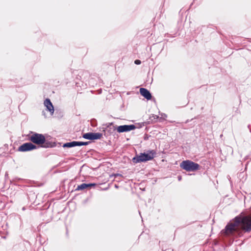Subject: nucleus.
Wrapping results in <instances>:
<instances>
[{"label":"nucleus","instance_id":"39448f33","mask_svg":"<svg viewBox=\"0 0 251 251\" xmlns=\"http://www.w3.org/2000/svg\"><path fill=\"white\" fill-rule=\"evenodd\" d=\"M38 147L34 145L31 142L25 143L20 146L18 148V151L22 152L28 151L37 149Z\"/></svg>","mask_w":251,"mask_h":251},{"label":"nucleus","instance_id":"f3484780","mask_svg":"<svg viewBox=\"0 0 251 251\" xmlns=\"http://www.w3.org/2000/svg\"><path fill=\"white\" fill-rule=\"evenodd\" d=\"M115 187L116 188H118V186L117 185H116H116H115Z\"/></svg>","mask_w":251,"mask_h":251},{"label":"nucleus","instance_id":"9d476101","mask_svg":"<svg viewBox=\"0 0 251 251\" xmlns=\"http://www.w3.org/2000/svg\"><path fill=\"white\" fill-rule=\"evenodd\" d=\"M132 161L134 163L144 162L143 153H140L139 155H136L132 158Z\"/></svg>","mask_w":251,"mask_h":251},{"label":"nucleus","instance_id":"423d86ee","mask_svg":"<svg viewBox=\"0 0 251 251\" xmlns=\"http://www.w3.org/2000/svg\"><path fill=\"white\" fill-rule=\"evenodd\" d=\"M102 136V133L99 132H88L84 134L82 137L86 139L93 140L100 139Z\"/></svg>","mask_w":251,"mask_h":251},{"label":"nucleus","instance_id":"f257e3e1","mask_svg":"<svg viewBox=\"0 0 251 251\" xmlns=\"http://www.w3.org/2000/svg\"><path fill=\"white\" fill-rule=\"evenodd\" d=\"M251 231V215L243 217L237 216L228 223L222 234L226 236H242L243 232Z\"/></svg>","mask_w":251,"mask_h":251},{"label":"nucleus","instance_id":"f8f14e48","mask_svg":"<svg viewBox=\"0 0 251 251\" xmlns=\"http://www.w3.org/2000/svg\"><path fill=\"white\" fill-rule=\"evenodd\" d=\"M87 188V185L86 183H82L81 184L78 185L76 190H82Z\"/></svg>","mask_w":251,"mask_h":251},{"label":"nucleus","instance_id":"6e6552de","mask_svg":"<svg viewBox=\"0 0 251 251\" xmlns=\"http://www.w3.org/2000/svg\"><path fill=\"white\" fill-rule=\"evenodd\" d=\"M44 105L46 107L47 110L52 115L54 113V107L50 100L49 99H46L44 101Z\"/></svg>","mask_w":251,"mask_h":251},{"label":"nucleus","instance_id":"ddd939ff","mask_svg":"<svg viewBox=\"0 0 251 251\" xmlns=\"http://www.w3.org/2000/svg\"><path fill=\"white\" fill-rule=\"evenodd\" d=\"M88 144H89L88 142H80V141H78V146H86V145H88Z\"/></svg>","mask_w":251,"mask_h":251},{"label":"nucleus","instance_id":"20e7f679","mask_svg":"<svg viewBox=\"0 0 251 251\" xmlns=\"http://www.w3.org/2000/svg\"><path fill=\"white\" fill-rule=\"evenodd\" d=\"M180 167L187 172H194L199 169L200 165L192 161L187 160L180 164Z\"/></svg>","mask_w":251,"mask_h":251},{"label":"nucleus","instance_id":"dca6fc26","mask_svg":"<svg viewBox=\"0 0 251 251\" xmlns=\"http://www.w3.org/2000/svg\"><path fill=\"white\" fill-rule=\"evenodd\" d=\"M181 177L180 176H179L178 177V180H181Z\"/></svg>","mask_w":251,"mask_h":251},{"label":"nucleus","instance_id":"4468645a","mask_svg":"<svg viewBox=\"0 0 251 251\" xmlns=\"http://www.w3.org/2000/svg\"><path fill=\"white\" fill-rule=\"evenodd\" d=\"M134 63L136 65H139L141 63V61L140 60L136 59L135 60Z\"/></svg>","mask_w":251,"mask_h":251},{"label":"nucleus","instance_id":"7ed1b4c3","mask_svg":"<svg viewBox=\"0 0 251 251\" xmlns=\"http://www.w3.org/2000/svg\"><path fill=\"white\" fill-rule=\"evenodd\" d=\"M107 127L108 129H109V131L111 133H112L116 129H117L119 133H122L124 132H128L134 130L136 128V126L134 125H123L117 127L116 126H113L112 123H109Z\"/></svg>","mask_w":251,"mask_h":251},{"label":"nucleus","instance_id":"2eb2a0df","mask_svg":"<svg viewBox=\"0 0 251 251\" xmlns=\"http://www.w3.org/2000/svg\"><path fill=\"white\" fill-rule=\"evenodd\" d=\"M87 187H91V186H95L96 185L95 183H88L87 184Z\"/></svg>","mask_w":251,"mask_h":251},{"label":"nucleus","instance_id":"0eeeda50","mask_svg":"<svg viewBox=\"0 0 251 251\" xmlns=\"http://www.w3.org/2000/svg\"><path fill=\"white\" fill-rule=\"evenodd\" d=\"M155 154L156 151L154 150H149L146 153H143L144 162L152 160Z\"/></svg>","mask_w":251,"mask_h":251},{"label":"nucleus","instance_id":"9b49d317","mask_svg":"<svg viewBox=\"0 0 251 251\" xmlns=\"http://www.w3.org/2000/svg\"><path fill=\"white\" fill-rule=\"evenodd\" d=\"M75 146H78V141H72L66 143L63 145L64 148H72Z\"/></svg>","mask_w":251,"mask_h":251},{"label":"nucleus","instance_id":"f03ea898","mask_svg":"<svg viewBox=\"0 0 251 251\" xmlns=\"http://www.w3.org/2000/svg\"><path fill=\"white\" fill-rule=\"evenodd\" d=\"M28 140L32 143L44 148H51L53 147L52 143L46 140L45 136L42 134L34 132H31L28 135Z\"/></svg>","mask_w":251,"mask_h":251},{"label":"nucleus","instance_id":"1a4fd4ad","mask_svg":"<svg viewBox=\"0 0 251 251\" xmlns=\"http://www.w3.org/2000/svg\"><path fill=\"white\" fill-rule=\"evenodd\" d=\"M140 93L147 100H149L151 98V95L150 91L146 88H141L140 89Z\"/></svg>","mask_w":251,"mask_h":251}]
</instances>
